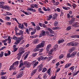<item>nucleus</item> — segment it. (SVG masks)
Returning a JSON list of instances; mask_svg holds the SVG:
<instances>
[{
  "label": "nucleus",
  "instance_id": "obj_11",
  "mask_svg": "<svg viewBox=\"0 0 79 79\" xmlns=\"http://www.w3.org/2000/svg\"><path fill=\"white\" fill-rule=\"evenodd\" d=\"M36 72H37V69L34 70L31 73V75L33 76V75H34V74L36 73Z\"/></svg>",
  "mask_w": 79,
  "mask_h": 79
},
{
  "label": "nucleus",
  "instance_id": "obj_26",
  "mask_svg": "<svg viewBox=\"0 0 79 79\" xmlns=\"http://www.w3.org/2000/svg\"><path fill=\"white\" fill-rule=\"evenodd\" d=\"M38 63H39V62L38 61H37L35 63V64H34L33 65V68H34L37 65Z\"/></svg>",
  "mask_w": 79,
  "mask_h": 79
},
{
  "label": "nucleus",
  "instance_id": "obj_31",
  "mask_svg": "<svg viewBox=\"0 0 79 79\" xmlns=\"http://www.w3.org/2000/svg\"><path fill=\"white\" fill-rule=\"evenodd\" d=\"M29 62H28L27 61H25L23 63L24 64V65L25 66H26L27 65V64H28Z\"/></svg>",
  "mask_w": 79,
  "mask_h": 79
},
{
  "label": "nucleus",
  "instance_id": "obj_22",
  "mask_svg": "<svg viewBox=\"0 0 79 79\" xmlns=\"http://www.w3.org/2000/svg\"><path fill=\"white\" fill-rule=\"evenodd\" d=\"M44 58V57L43 56H40V57H39L38 58V61H41L42 60H43V59Z\"/></svg>",
  "mask_w": 79,
  "mask_h": 79
},
{
  "label": "nucleus",
  "instance_id": "obj_46",
  "mask_svg": "<svg viewBox=\"0 0 79 79\" xmlns=\"http://www.w3.org/2000/svg\"><path fill=\"white\" fill-rule=\"evenodd\" d=\"M6 48V47H2L0 49V51H1V50H3V49H4V48Z\"/></svg>",
  "mask_w": 79,
  "mask_h": 79
},
{
  "label": "nucleus",
  "instance_id": "obj_32",
  "mask_svg": "<svg viewBox=\"0 0 79 79\" xmlns=\"http://www.w3.org/2000/svg\"><path fill=\"white\" fill-rule=\"evenodd\" d=\"M19 50H20V52H23V51H24V49L23 48H19Z\"/></svg>",
  "mask_w": 79,
  "mask_h": 79
},
{
  "label": "nucleus",
  "instance_id": "obj_28",
  "mask_svg": "<svg viewBox=\"0 0 79 79\" xmlns=\"http://www.w3.org/2000/svg\"><path fill=\"white\" fill-rule=\"evenodd\" d=\"M72 38H74L75 37H77L79 38V35H73L71 36Z\"/></svg>",
  "mask_w": 79,
  "mask_h": 79
},
{
  "label": "nucleus",
  "instance_id": "obj_40",
  "mask_svg": "<svg viewBox=\"0 0 79 79\" xmlns=\"http://www.w3.org/2000/svg\"><path fill=\"white\" fill-rule=\"evenodd\" d=\"M47 71V69L46 68H44L43 69V70H42V71L43 73H44L45 72Z\"/></svg>",
  "mask_w": 79,
  "mask_h": 79
},
{
  "label": "nucleus",
  "instance_id": "obj_7",
  "mask_svg": "<svg viewBox=\"0 0 79 79\" xmlns=\"http://www.w3.org/2000/svg\"><path fill=\"white\" fill-rule=\"evenodd\" d=\"M51 44H49L48 45V46L47 47L46 49L47 52H48V53H50V51H50V50H49L48 49H50V48H51Z\"/></svg>",
  "mask_w": 79,
  "mask_h": 79
},
{
  "label": "nucleus",
  "instance_id": "obj_63",
  "mask_svg": "<svg viewBox=\"0 0 79 79\" xmlns=\"http://www.w3.org/2000/svg\"><path fill=\"white\" fill-rule=\"evenodd\" d=\"M71 44V42L70 43H68L67 44V46H70V45Z\"/></svg>",
  "mask_w": 79,
  "mask_h": 79
},
{
  "label": "nucleus",
  "instance_id": "obj_44",
  "mask_svg": "<svg viewBox=\"0 0 79 79\" xmlns=\"http://www.w3.org/2000/svg\"><path fill=\"white\" fill-rule=\"evenodd\" d=\"M71 20L73 22H74V21H75V18H72Z\"/></svg>",
  "mask_w": 79,
  "mask_h": 79
},
{
  "label": "nucleus",
  "instance_id": "obj_58",
  "mask_svg": "<svg viewBox=\"0 0 79 79\" xmlns=\"http://www.w3.org/2000/svg\"><path fill=\"white\" fill-rule=\"evenodd\" d=\"M72 6L73 7V9H74V8H76V4H73Z\"/></svg>",
  "mask_w": 79,
  "mask_h": 79
},
{
  "label": "nucleus",
  "instance_id": "obj_61",
  "mask_svg": "<svg viewBox=\"0 0 79 79\" xmlns=\"http://www.w3.org/2000/svg\"><path fill=\"white\" fill-rule=\"evenodd\" d=\"M67 6H70V7H72V6L69 3H67Z\"/></svg>",
  "mask_w": 79,
  "mask_h": 79
},
{
  "label": "nucleus",
  "instance_id": "obj_24",
  "mask_svg": "<svg viewBox=\"0 0 79 79\" xmlns=\"http://www.w3.org/2000/svg\"><path fill=\"white\" fill-rule=\"evenodd\" d=\"M67 58H70V57H72L71 55L70 54V53H68L67 54Z\"/></svg>",
  "mask_w": 79,
  "mask_h": 79
},
{
  "label": "nucleus",
  "instance_id": "obj_20",
  "mask_svg": "<svg viewBox=\"0 0 79 79\" xmlns=\"http://www.w3.org/2000/svg\"><path fill=\"white\" fill-rule=\"evenodd\" d=\"M76 54V52H73L71 54V55L72 57H73V56H75Z\"/></svg>",
  "mask_w": 79,
  "mask_h": 79
},
{
  "label": "nucleus",
  "instance_id": "obj_6",
  "mask_svg": "<svg viewBox=\"0 0 79 79\" xmlns=\"http://www.w3.org/2000/svg\"><path fill=\"white\" fill-rule=\"evenodd\" d=\"M78 43L77 42L73 43L71 42V45L73 47H76Z\"/></svg>",
  "mask_w": 79,
  "mask_h": 79
},
{
  "label": "nucleus",
  "instance_id": "obj_59",
  "mask_svg": "<svg viewBox=\"0 0 79 79\" xmlns=\"http://www.w3.org/2000/svg\"><path fill=\"white\" fill-rule=\"evenodd\" d=\"M56 10L58 12H60V8H57L56 9Z\"/></svg>",
  "mask_w": 79,
  "mask_h": 79
},
{
  "label": "nucleus",
  "instance_id": "obj_16",
  "mask_svg": "<svg viewBox=\"0 0 79 79\" xmlns=\"http://www.w3.org/2000/svg\"><path fill=\"white\" fill-rule=\"evenodd\" d=\"M64 40H60L58 41V44H60L61 43H63L64 42Z\"/></svg>",
  "mask_w": 79,
  "mask_h": 79
},
{
  "label": "nucleus",
  "instance_id": "obj_41",
  "mask_svg": "<svg viewBox=\"0 0 79 79\" xmlns=\"http://www.w3.org/2000/svg\"><path fill=\"white\" fill-rule=\"evenodd\" d=\"M24 65V64H23V63H21L20 64V65L19 66V68H21V66H23Z\"/></svg>",
  "mask_w": 79,
  "mask_h": 79
},
{
  "label": "nucleus",
  "instance_id": "obj_50",
  "mask_svg": "<svg viewBox=\"0 0 79 79\" xmlns=\"http://www.w3.org/2000/svg\"><path fill=\"white\" fill-rule=\"evenodd\" d=\"M57 17V16L56 15H53V18H52V19H55V18H56Z\"/></svg>",
  "mask_w": 79,
  "mask_h": 79
},
{
  "label": "nucleus",
  "instance_id": "obj_15",
  "mask_svg": "<svg viewBox=\"0 0 79 79\" xmlns=\"http://www.w3.org/2000/svg\"><path fill=\"white\" fill-rule=\"evenodd\" d=\"M28 10H30V11H33V12H35V11H36V10H35L33 9L30 7H29Z\"/></svg>",
  "mask_w": 79,
  "mask_h": 79
},
{
  "label": "nucleus",
  "instance_id": "obj_48",
  "mask_svg": "<svg viewBox=\"0 0 79 79\" xmlns=\"http://www.w3.org/2000/svg\"><path fill=\"white\" fill-rule=\"evenodd\" d=\"M7 13V15H12V14H11V13L9 12H6Z\"/></svg>",
  "mask_w": 79,
  "mask_h": 79
},
{
  "label": "nucleus",
  "instance_id": "obj_60",
  "mask_svg": "<svg viewBox=\"0 0 79 79\" xmlns=\"http://www.w3.org/2000/svg\"><path fill=\"white\" fill-rule=\"evenodd\" d=\"M24 24L25 25V26H26V27H27V23H24Z\"/></svg>",
  "mask_w": 79,
  "mask_h": 79
},
{
  "label": "nucleus",
  "instance_id": "obj_36",
  "mask_svg": "<svg viewBox=\"0 0 79 79\" xmlns=\"http://www.w3.org/2000/svg\"><path fill=\"white\" fill-rule=\"evenodd\" d=\"M70 29H71V27H68L66 29L67 31H69V30H70Z\"/></svg>",
  "mask_w": 79,
  "mask_h": 79
},
{
  "label": "nucleus",
  "instance_id": "obj_30",
  "mask_svg": "<svg viewBox=\"0 0 79 79\" xmlns=\"http://www.w3.org/2000/svg\"><path fill=\"white\" fill-rule=\"evenodd\" d=\"M34 31H32L31 32V35H34V34H35V32H36V30L35 29Z\"/></svg>",
  "mask_w": 79,
  "mask_h": 79
},
{
  "label": "nucleus",
  "instance_id": "obj_9",
  "mask_svg": "<svg viewBox=\"0 0 79 79\" xmlns=\"http://www.w3.org/2000/svg\"><path fill=\"white\" fill-rule=\"evenodd\" d=\"M23 72H21L19 73V74L17 76V77L19 78V77H21V76H23Z\"/></svg>",
  "mask_w": 79,
  "mask_h": 79
},
{
  "label": "nucleus",
  "instance_id": "obj_13",
  "mask_svg": "<svg viewBox=\"0 0 79 79\" xmlns=\"http://www.w3.org/2000/svg\"><path fill=\"white\" fill-rule=\"evenodd\" d=\"M71 65V63L66 64L65 66V68H68Z\"/></svg>",
  "mask_w": 79,
  "mask_h": 79
},
{
  "label": "nucleus",
  "instance_id": "obj_23",
  "mask_svg": "<svg viewBox=\"0 0 79 79\" xmlns=\"http://www.w3.org/2000/svg\"><path fill=\"white\" fill-rule=\"evenodd\" d=\"M8 44H10L11 41V40L10 39V36H8Z\"/></svg>",
  "mask_w": 79,
  "mask_h": 79
},
{
  "label": "nucleus",
  "instance_id": "obj_64",
  "mask_svg": "<svg viewBox=\"0 0 79 79\" xmlns=\"http://www.w3.org/2000/svg\"><path fill=\"white\" fill-rule=\"evenodd\" d=\"M74 50L72 48L70 50V53H71V52H73V51Z\"/></svg>",
  "mask_w": 79,
  "mask_h": 79
},
{
  "label": "nucleus",
  "instance_id": "obj_25",
  "mask_svg": "<svg viewBox=\"0 0 79 79\" xmlns=\"http://www.w3.org/2000/svg\"><path fill=\"white\" fill-rule=\"evenodd\" d=\"M63 57H64V55H63V54L60 55L59 57V60L62 59V58H63Z\"/></svg>",
  "mask_w": 79,
  "mask_h": 79
},
{
  "label": "nucleus",
  "instance_id": "obj_52",
  "mask_svg": "<svg viewBox=\"0 0 79 79\" xmlns=\"http://www.w3.org/2000/svg\"><path fill=\"white\" fill-rule=\"evenodd\" d=\"M73 23V22L70 20V21H69V24H70V25H71V24H72Z\"/></svg>",
  "mask_w": 79,
  "mask_h": 79
},
{
  "label": "nucleus",
  "instance_id": "obj_21",
  "mask_svg": "<svg viewBox=\"0 0 79 79\" xmlns=\"http://www.w3.org/2000/svg\"><path fill=\"white\" fill-rule=\"evenodd\" d=\"M33 43L34 44H36V43H39V40L37 39H36L33 42Z\"/></svg>",
  "mask_w": 79,
  "mask_h": 79
},
{
  "label": "nucleus",
  "instance_id": "obj_43",
  "mask_svg": "<svg viewBox=\"0 0 79 79\" xmlns=\"http://www.w3.org/2000/svg\"><path fill=\"white\" fill-rule=\"evenodd\" d=\"M32 55L33 57H35V56H36L37 55V53H33L32 54Z\"/></svg>",
  "mask_w": 79,
  "mask_h": 79
},
{
  "label": "nucleus",
  "instance_id": "obj_5",
  "mask_svg": "<svg viewBox=\"0 0 79 79\" xmlns=\"http://www.w3.org/2000/svg\"><path fill=\"white\" fill-rule=\"evenodd\" d=\"M78 24H79L78 22H76L73 24L72 26L73 27H79V25H77Z\"/></svg>",
  "mask_w": 79,
  "mask_h": 79
},
{
  "label": "nucleus",
  "instance_id": "obj_1",
  "mask_svg": "<svg viewBox=\"0 0 79 79\" xmlns=\"http://www.w3.org/2000/svg\"><path fill=\"white\" fill-rule=\"evenodd\" d=\"M45 41H43V42L40 44L37 45L36 48L35 49V52H37V51L39 50V48L44 47V45H45Z\"/></svg>",
  "mask_w": 79,
  "mask_h": 79
},
{
  "label": "nucleus",
  "instance_id": "obj_42",
  "mask_svg": "<svg viewBox=\"0 0 79 79\" xmlns=\"http://www.w3.org/2000/svg\"><path fill=\"white\" fill-rule=\"evenodd\" d=\"M52 18V16L50 15L49 17L48 18V20H50V19H51Z\"/></svg>",
  "mask_w": 79,
  "mask_h": 79
},
{
  "label": "nucleus",
  "instance_id": "obj_37",
  "mask_svg": "<svg viewBox=\"0 0 79 79\" xmlns=\"http://www.w3.org/2000/svg\"><path fill=\"white\" fill-rule=\"evenodd\" d=\"M6 74V72L4 73L3 72H2L1 73V75L3 76V75H4V74Z\"/></svg>",
  "mask_w": 79,
  "mask_h": 79
},
{
  "label": "nucleus",
  "instance_id": "obj_51",
  "mask_svg": "<svg viewBox=\"0 0 79 79\" xmlns=\"http://www.w3.org/2000/svg\"><path fill=\"white\" fill-rule=\"evenodd\" d=\"M28 56V54H26V56L24 57V60H25V59H26L27 58V56Z\"/></svg>",
  "mask_w": 79,
  "mask_h": 79
},
{
  "label": "nucleus",
  "instance_id": "obj_19",
  "mask_svg": "<svg viewBox=\"0 0 79 79\" xmlns=\"http://www.w3.org/2000/svg\"><path fill=\"white\" fill-rule=\"evenodd\" d=\"M20 33H19V35H23V31H22V30H20L19 31Z\"/></svg>",
  "mask_w": 79,
  "mask_h": 79
},
{
  "label": "nucleus",
  "instance_id": "obj_54",
  "mask_svg": "<svg viewBox=\"0 0 79 79\" xmlns=\"http://www.w3.org/2000/svg\"><path fill=\"white\" fill-rule=\"evenodd\" d=\"M54 4L55 5H58V4H59V2H55Z\"/></svg>",
  "mask_w": 79,
  "mask_h": 79
},
{
  "label": "nucleus",
  "instance_id": "obj_56",
  "mask_svg": "<svg viewBox=\"0 0 79 79\" xmlns=\"http://www.w3.org/2000/svg\"><path fill=\"white\" fill-rule=\"evenodd\" d=\"M43 27H44V28H46V27H47L45 25V24L43 23Z\"/></svg>",
  "mask_w": 79,
  "mask_h": 79
},
{
  "label": "nucleus",
  "instance_id": "obj_62",
  "mask_svg": "<svg viewBox=\"0 0 79 79\" xmlns=\"http://www.w3.org/2000/svg\"><path fill=\"white\" fill-rule=\"evenodd\" d=\"M31 7L33 8H34V4H32L31 5Z\"/></svg>",
  "mask_w": 79,
  "mask_h": 79
},
{
  "label": "nucleus",
  "instance_id": "obj_3",
  "mask_svg": "<svg viewBox=\"0 0 79 79\" xmlns=\"http://www.w3.org/2000/svg\"><path fill=\"white\" fill-rule=\"evenodd\" d=\"M58 45H56L55 47H54L53 48V49H54V50H53V49H51V50L49 51V53L50 54H51L53 51H54V52H55L56 50H57V48H58Z\"/></svg>",
  "mask_w": 79,
  "mask_h": 79
},
{
  "label": "nucleus",
  "instance_id": "obj_55",
  "mask_svg": "<svg viewBox=\"0 0 79 79\" xmlns=\"http://www.w3.org/2000/svg\"><path fill=\"white\" fill-rule=\"evenodd\" d=\"M13 50H14V52H16V50H18V48H14Z\"/></svg>",
  "mask_w": 79,
  "mask_h": 79
},
{
  "label": "nucleus",
  "instance_id": "obj_29",
  "mask_svg": "<svg viewBox=\"0 0 79 79\" xmlns=\"http://www.w3.org/2000/svg\"><path fill=\"white\" fill-rule=\"evenodd\" d=\"M58 24V22H57V21H55L54 23V26L56 27Z\"/></svg>",
  "mask_w": 79,
  "mask_h": 79
},
{
  "label": "nucleus",
  "instance_id": "obj_27",
  "mask_svg": "<svg viewBox=\"0 0 79 79\" xmlns=\"http://www.w3.org/2000/svg\"><path fill=\"white\" fill-rule=\"evenodd\" d=\"M26 66L27 68H30L31 67V64L29 62L28 64L26 65Z\"/></svg>",
  "mask_w": 79,
  "mask_h": 79
},
{
  "label": "nucleus",
  "instance_id": "obj_57",
  "mask_svg": "<svg viewBox=\"0 0 79 79\" xmlns=\"http://www.w3.org/2000/svg\"><path fill=\"white\" fill-rule=\"evenodd\" d=\"M31 24H32L33 26H35V23H34V22H31Z\"/></svg>",
  "mask_w": 79,
  "mask_h": 79
},
{
  "label": "nucleus",
  "instance_id": "obj_33",
  "mask_svg": "<svg viewBox=\"0 0 79 79\" xmlns=\"http://www.w3.org/2000/svg\"><path fill=\"white\" fill-rule=\"evenodd\" d=\"M3 52H1V54H0V58H1V57H2L3 56Z\"/></svg>",
  "mask_w": 79,
  "mask_h": 79
},
{
  "label": "nucleus",
  "instance_id": "obj_47",
  "mask_svg": "<svg viewBox=\"0 0 79 79\" xmlns=\"http://www.w3.org/2000/svg\"><path fill=\"white\" fill-rule=\"evenodd\" d=\"M6 9H7V10H10V7L6 6Z\"/></svg>",
  "mask_w": 79,
  "mask_h": 79
},
{
  "label": "nucleus",
  "instance_id": "obj_38",
  "mask_svg": "<svg viewBox=\"0 0 79 79\" xmlns=\"http://www.w3.org/2000/svg\"><path fill=\"white\" fill-rule=\"evenodd\" d=\"M26 32L27 33V34H29V32H30V30H28V29H27L26 30Z\"/></svg>",
  "mask_w": 79,
  "mask_h": 79
},
{
  "label": "nucleus",
  "instance_id": "obj_49",
  "mask_svg": "<svg viewBox=\"0 0 79 79\" xmlns=\"http://www.w3.org/2000/svg\"><path fill=\"white\" fill-rule=\"evenodd\" d=\"M74 69V66L71 67L69 69H70L71 70H73V69Z\"/></svg>",
  "mask_w": 79,
  "mask_h": 79
},
{
  "label": "nucleus",
  "instance_id": "obj_18",
  "mask_svg": "<svg viewBox=\"0 0 79 79\" xmlns=\"http://www.w3.org/2000/svg\"><path fill=\"white\" fill-rule=\"evenodd\" d=\"M18 64H19V61H16L13 64L15 66H16V65H18Z\"/></svg>",
  "mask_w": 79,
  "mask_h": 79
},
{
  "label": "nucleus",
  "instance_id": "obj_2",
  "mask_svg": "<svg viewBox=\"0 0 79 79\" xmlns=\"http://www.w3.org/2000/svg\"><path fill=\"white\" fill-rule=\"evenodd\" d=\"M18 39L15 42V44H16V45H18L21 42V40H23V37H21L20 38H18Z\"/></svg>",
  "mask_w": 79,
  "mask_h": 79
},
{
  "label": "nucleus",
  "instance_id": "obj_10",
  "mask_svg": "<svg viewBox=\"0 0 79 79\" xmlns=\"http://www.w3.org/2000/svg\"><path fill=\"white\" fill-rule=\"evenodd\" d=\"M45 33V31L42 30L40 35V37H42V36L44 35Z\"/></svg>",
  "mask_w": 79,
  "mask_h": 79
},
{
  "label": "nucleus",
  "instance_id": "obj_17",
  "mask_svg": "<svg viewBox=\"0 0 79 79\" xmlns=\"http://www.w3.org/2000/svg\"><path fill=\"white\" fill-rule=\"evenodd\" d=\"M63 9H64V10H70V8L69 7L63 6Z\"/></svg>",
  "mask_w": 79,
  "mask_h": 79
},
{
  "label": "nucleus",
  "instance_id": "obj_12",
  "mask_svg": "<svg viewBox=\"0 0 79 79\" xmlns=\"http://www.w3.org/2000/svg\"><path fill=\"white\" fill-rule=\"evenodd\" d=\"M38 68L39 69V72H40V71H42V69H43V66L41 65H40Z\"/></svg>",
  "mask_w": 79,
  "mask_h": 79
},
{
  "label": "nucleus",
  "instance_id": "obj_45",
  "mask_svg": "<svg viewBox=\"0 0 79 79\" xmlns=\"http://www.w3.org/2000/svg\"><path fill=\"white\" fill-rule=\"evenodd\" d=\"M7 40H8V39H6L5 40H2V42L3 43L4 42H6Z\"/></svg>",
  "mask_w": 79,
  "mask_h": 79
},
{
  "label": "nucleus",
  "instance_id": "obj_35",
  "mask_svg": "<svg viewBox=\"0 0 79 79\" xmlns=\"http://www.w3.org/2000/svg\"><path fill=\"white\" fill-rule=\"evenodd\" d=\"M50 70H51V69H49L47 71V73H48V74H50Z\"/></svg>",
  "mask_w": 79,
  "mask_h": 79
},
{
  "label": "nucleus",
  "instance_id": "obj_34",
  "mask_svg": "<svg viewBox=\"0 0 79 79\" xmlns=\"http://www.w3.org/2000/svg\"><path fill=\"white\" fill-rule=\"evenodd\" d=\"M5 19H6V20H8V21H9V20L10 19V17L8 16L6 17H5Z\"/></svg>",
  "mask_w": 79,
  "mask_h": 79
},
{
  "label": "nucleus",
  "instance_id": "obj_53",
  "mask_svg": "<svg viewBox=\"0 0 79 79\" xmlns=\"http://www.w3.org/2000/svg\"><path fill=\"white\" fill-rule=\"evenodd\" d=\"M6 24L9 26H11V22H7L6 23Z\"/></svg>",
  "mask_w": 79,
  "mask_h": 79
},
{
  "label": "nucleus",
  "instance_id": "obj_14",
  "mask_svg": "<svg viewBox=\"0 0 79 79\" xmlns=\"http://www.w3.org/2000/svg\"><path fill=\"white\" fill-rule=\"evenodd\" d=\"M48 30L49 31L51 34H54L55 33L54 31H53L51 29L48 28Z\"/></svg>",
  "mask_w": 79,
  "mask_h": 79
},
{
  "label": "nucleus",
  "instance_id": "obj_39",
  "mask_svg": "<svg viewBox=\"0 0 79 79\" xmlns=\"http://www.w3.org/2000/svg\"><path fill=\"white\" fill-rule=\"evenodd\" d=\"M36 29L37 31H39V30H40V27L39 26H36Z\"/></svg>",
  "mask_w": 79,
  "mask_h": 79
},
{
  "label": "nucleus",
  "instance_id": "obj_8",
  "mask_svg": "<svg viewBox=\"0 0 79 79\" xmlns=\"http://www.w3.org/2000/svg\"><path fill=\"white\" fill-rule=\"evenodd\" d=\"M15 68H16V67H15V66L13 64L10 66L9 70L10 71H11L12 69H15Z\"/></svg>",
  "mask_w": 79,
  "mask_h": 79
},
{
  "label": "nucleus",
  "instance_id": "obj_4",
  "mask_svg": "<svg viewBox=\"0 0 79 79\" xmlns=\"http://www.w3.org/2000/svg\"><path fill=\"white\" fill-rule=\"evenodd\" d=\"M22 52H19V53L17 54V55L18 56L17 57V59H18V60H19V59H20L21 55L23 54V53H24V51H23Z\"/></svg>",
  "mask_w": 79,
  "mask_h": 79
}]
</instances>
